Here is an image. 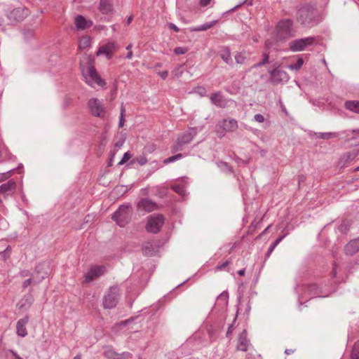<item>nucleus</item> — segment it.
<instances>
[{
	"mask_svg": "<svg viewBox=\"0 0 359 359\" xmlns=\"http://www.w3.org/2000/svg\"><path fill=\"white\" fill-rule=\"evenodd\" d=\"M319 15L317 9L312 6H301L297 13V20L305 26H313L319 22Z\"/></svg>",
	"mask_w": 359,
	"mask_h": 359,
	"instance_id": "f257e3e1",
	"label": "nucleus"
},
{
	"mask_svg": "<svg viewBox=\"0 0 359 359\" xmlns=\"http://www.w3.org/2000/svg\"><path fill=\"white\" fill-rule=\"evenodd\" d=\"M81 68L82 74L87 84L92 87H94L95 84L100 87H104L105 86V81L99 76L93 65V61L92 60L88 59V65L84 67L83 64H81Z\"/></svg>",
	"mask_w": 359,
	"mask_h": 359,
	"instance_id": "f03ea898",
	"label": "nucleus"
},
{
	"mask_svg": "<svg viewBox=\"0 0 359 359\" xmlns=\"http://www.w3.org/2000/svg\"><path fill=\"white\" fill-rule=\"evenodd\" d=\"M197 133V129L192 128L179 135L176 142L171 147V151L176 153L182 151L184 146L190 143Z\"/></svg>",
	"mask_w": 359,
	"mask_h": 359,
	"instance_id": "7ed1b4c3",
	"label": "nucleus"
},
{
	"mask_svg": "<svg viewBox=\"0 0 359 359\" xmlns=\"http://www.w3.org/2000/svg\"><path fill=\"white\" fill-rule=\"evenodd\" d=\"M132 216V208L130 205H121L118 209L112 215V219L116 222V224L123 227L130 220Z\"/></svg>",
	"mask_w": 359,
	"mask_h": 359,
	"instance_id": "20e7f679",
	"label": "nucleus"
},
{
	"mask_svg": "<svg viewBox=\"0 0 359 359\" xmlns=\"http://www.w3.org/2000/svg\"><path fill=\"white\" fill-rule=\"evenodd\" d=\"M120 298V290L118 286L109 287L103 297L102 305L106 309H111L117 305Z\"/></svg>",
	"mask_w": 359,
	"mask_h": 359,
	"instance_id": "39448f33",
	"label": "nucleus"
},
{
	"mask_svg": "<svg viewBox=\"0 0 359 359\" xmlns=\"http://www.w3.org/2000/svg\"><path fill=\"white\" fill-rule=\"evenodd\" d=\"M294 32L292 20L287 19L278 22L277 25V34L280 39H284L293 36Z\"/></svg>",
	"mask_w": 359,
	"mask_h": 359,
	"instance_id": "423d86ee",
	"label": "nucleus"
},
{
	"mask_svg": "<svg viewBox=\"0 0 359 359\" xmlns=\"http://www.w3.org/2000/svg\"><path fill=\"white\" fill-rule=\"evenodd\" d=\"M315 38L313 36L297 39L289 43V48L292 52H300L313 45Z\"/></svg>",
	"mask_w": 359,
	"mask_h": 359,
	"instance_id": "0eeeda50",
	"label": "nucleus"
},
{
	"mask_svg": "<svg viewBox=\"0 0 359 359\" xmlns=\"http://www.w3.org/2000/svg\"><path fill=\"white\" fill-rule=\"evenodd\" d=\"M219 129L217 133L219 137H223L226 133L233 132L238 128L237 121L234 118H226L220 121L218 124Z\"/></svg>",
	"mask_w": 359,
	"mask_h": 359,
	"instance_id": "6e6552de",
	"label": "nucleus"
},
{
	"mask_svg": "<svg viewBox=\"0 0 359 359\" xmlns=\"http://www.w3.org/2000/svg\"><path fill=\"white\" fill-rule=\"evenodd\" d=\"M164 219L161 215H151L148 217L146 229L148 232L156 233L160 231Z\"/></svg>",
	"mask_w": 359,
	"mask_h": 359,
	"instance_id": "1a4fd4ad",
	"label": "nucleus"
},
{
	"mask_svg": "<svg viewBox=\"0 0 359 359\" xmlns=\"http://www.w3.org/2000/svg\"><path fill=\"white\" fill-rule=\"evenodd\" d=\"M88 107L92 115L96 117H102L104 113V107L102 102L97 98H90L88 102Z\"/></svg>",
	"mask_w": 359,
	"mask_h": 359,
	"instance_id": "9d476101",
	"label": "nucleus"
},
{
	"mask_svg": "<svg viewBox=\"0 0 359 359\" xmlns=\"http://www.w3.org/2000/svg\"><path fill=\"white\" fill-rule=\"evenodd\" d=\"M270 82L273 84H277L281 82H287L290 79L288 74L283 70L278 68H275L269 71Z\"/></svg>",
	"mask_w": 359,
	"mask_h": 359,
	"instance_id": "9b49d317",
	"label": "nucleus"
},
{
	"mask_svg": "<svg viewBox=\"0 0 359 359\" xmlns=\"http://www.w3.org/2000/svg\"><path fill=\"white\" fill-rule=\"evenodd\" d=\"M118 49V46L114 41H108L106 44L99 47L96 55H104L107 59L112 57L113 53Z\"/></svg>",
	"mask_w": 359,
	"mask_h": 359,
	"instance_id": "f8f14e48",
	"label": "nucleus"
},
{
	"mask_svg": "<svg viewBox=\"0 0 359 359\" xmlns=\"http://www.w3.org/2000/svg\"><path fill=\"white\" fill-rule=\"evenodd\" d=\"M140 212H150L158 209L157 204L149 198L141 199L137 205Z\"/></svg>",
	"mask_w": 359,
	"mask_h": 359,
	"instance_id": "ddd939ff",
	"label": "nucleus"
},
{
	"mask_svg": "<svg viewBox=\"0 0 359 359\" xmlns=\"http://www.w3.org/2000/svg\"><path fill=\"white\" fill-rule=\"evenodd\" d=\"M210 100L212 104L218 107L225 108L228 106L229 101L220 91L212 93L210 95Z\"/></svg>",
	"mask_w": 359,
	"mask_h": 359,
	"instance_id": "4468645a",
	"label": "nucleus"
},
{
	"mask_svg": "<svg viewBox=\"0 0 359 359\" xmlns=\"http://www.w3.org/2000/svg\"><path fill=\"white\" fill-rule=\"evenodd\" d=\"M28 15V10L23 7L13 9L8 14V18L16 22H20Z\"/></svg>",
	"mask_w": 359,
	"mask_h": 359,
	"instance_id": "2eb2a0df",
	"label": "nucleus"
},
{
	"mask_svg": "<svg viewBox=\"0 0 359 359\" xmlns=\"http://www.w3.org/2000/svg\"><path fill=\"white\" fill-rule=\"evenodd\" d=\"M105 272V267L103 266H94L90 268L86 275V281L90 282L95 278L103 275Z\"/></svg>",
	"mask_w": 359,
	"mask_h": 359,
	"instance_id": "dca6fc26",
	"label": "nucleus"
},
{
	"mask_svg": "<svg viewBox=\"0 0 359 359\" xmlns=\"http://www.w3.org/2000/svg\"><path fill=\"white\" fill-rule=\"evenodd\" d=\"M74 24L78 30H84L90 27L93 22L91 20L86 19L83 15H79L75 18Z\"/></svg>",
	"mask_w": 359,
	"mask_h": 359,
	"instance_id": "f3484780",
	"label": "nucleus"
},
{
	"mask_svg": "<svg viewBox=\"0 0 359 359\" xmlns=\"http://www.w3.org/2000/svg\"><path fill=\"white\" fill-rule=\"evenodd\" d=\"M50 272V266L47 262H43L37 264L35 267L34 276L38 277H43V280L46 278Z\"/></svg>",
	"mask_w": 359,
	"mask_h": 359,
	"instance_id": "a211bd4d",
	"label": "nucleus"
},
{
	"mask_svg": "<svg viewBox=\"0 0 359 359\" xmlns=\"http://www.w3.org/2000/svg\"><path fill=\"white\" fill-rule=\"evenodd\" d=\"M29 322V317L27 316L18 320L16 324L17 334L21 337H25L27 335L26 325Z\"/></svg>",
	"mask_w": 359,
	"mask_h": 359,
	"instance_id": "6ab92c4d",
	"label": "nucleus"
},
{
	"mask_svg": "<svg viewBox=\"0 0 359 359\" xmlns=\"http://www.w3.org/2000/svg\"><path fill=\"white\" fill-rule=\"evenodd\" d=\"M15 189L16 182L13 180H11L0 185V194L8 196L14 193Z\"/></svg>",
	"mask_w": 359,
	"mask_h": 359,
	"instance_id": "aec40b11",
	"label": "nucleus"
},
{
	"mask_svg": "<svg viewBox=\"0 0 359 359\" xmlns=\"http://www.w3.org/2000/svg\"><path fill=\"white\" fill-rule=\"evenodd\" d=\"M345 253L348 255H353L359 251V238L351 241L344 248Z\"/></svg>",
	"mask_w": 359,
	"mask_h": 359,
	"instance_id": "412c9836",
	"label": "nucleus"
},
{
	"mask_svg": "<svg viewBox=\"0 0 359 359\" xmlns=\"http://www.w3.org/2000/svg\"><path fill=\"white\" fill-rule=\"evenodd\" d=\"M249 345V341L247 339V332L243 330L239 335L237 348L241 351H246Z\"/></svg>",
	"mask_w": 359,
	"mask_h": 359,
	"instance_id": "4be33fe9",
	"label": "nucleus"
},
{
	"mask_svg": "<svg viewBox=\"0 0 359 359\" xmlns=\"http://www.w3.org/2000/svg\"><path fill=\"white\" fill-rule=\"evenodd\" d=\"M99 10L103 14H108L112 11V5L110 0H100Z\"/></svg>",
	"mask_w": 359,
	"mask_h": 359,
	"instance_id": "5701e85b",
	"label": "nucleus"
},
{
	"mask_svg": "<svg viewBox=\"0 0 359 359\" xmlns=\"http://www.w3.org/2000/svg\"><path fill=\"white\" fill-rule=\"evenodd\" d=\"M358 154L359 152L356 150L346 152L341 156L340 161L343 163V165H345V163L347 162L353 161L358 155Z\"/></svg>",
	"mask_w": 359,
	"mask_h": 359,
	"instance_id": "b1692460",
	"label": "nucleus"
},
{
	"mask_svg": "<svg viewBox=\"0 0 359 359\" xmlns=\"http://www.w3.org/2000/svg\"><path fill=\"white\" fill-rule=\"evenodd\" d=\"M43 280V277H38L32 275V277H29L28 279L25 280L22 284V287L23 288H26L31 285H38Z\"/></svg>",
	"mask_w": 359,
	"mask_h": 359,
	"instance_id": "393cba45",
	"label": "nucleus"
},
{
	"mask_svg": "<svg viewBox=\"0 0 359 359\" xmlns=\"http://www.w3.org/2000/svg\"><path fill=\"white\" fill-rule=\"evenodd\" d=\"M92 38L89 36L81 37L79 41L78 47L79 50H85L90 47Z\"/></svg>",
	"mask_w": 359,
	"mask_h": 359,
	"instance_id": "a878e982",
	"label": "nucleus"
},
{
	"mask_svg": "<svg viewBox=\"0 0 359 359\" xmlns=\"http://www.w3.org/2000/svg\"><path fill=\"white\" fill-rule=\"evenodd\" d=\"M306 292L310 296V299H313L320 294V290L316 284H310L307 286Z\"/></svg>",
	"mask_w": 359,
	"mask_h": 359,
	"instance_id": "bb28decb",
	"label": "nucleus"
},
{
	"mask_svg": "<svg viewBox=\"0 0 359 359\" xmlns=\"http://www.w3.org/2000/svg\"><path fill=\"white\" fill-rule=\"evenodd\" d=\"M132 323H133V320H130V319L122 321L120 323L115 325L113 327L112 330L115 333H118L119 332H121L122 330H123V332H125V330H123L124 328L126 327H127L128 325H130V324H132Z\"/></svg>",
	"mask_w": 359,
	"mask_h": 359,
	"instance_id": "cd10ccee",
	"label": "nucleus"
},
{
	"mask_svg": "<svg viewBox=\"0 0 359 359\" xmlns=\"http://www.w3.org/2000/svg\"><path fill=\"white\" fill-rule=\"evenodd\" d=\"M345 107L354 113L359 114V101H346L345 102Z\"/></svg>",
	"mask_w": 359,
	"mask_h": 359,
	"instance_id": "c85d7f7f",
	"label": "nucleus"
},
{
	"mask_svg": "<svg viewBox=\"0 0 359 359\" xmlns=\"http://www.w3.org/2000/svg\"><path fill=\"white\" fill-rule=\"evenodd\" d=\"M118 352L111 346H107L103 352V355L107 359H115L117 358Z\"/></svg>",
	"mask_w": 359,
	"mask_h": 359,
	"instance_id": "c756f323",
	"label": "nucleus"
},
{
	"mask_svg": "<svg viewBox=\"0 0 359 359\" xmlns=\"http://www.w3.org/2000/svg\"><path fill=\"white\" fill-rule=\"evenodd\" d=\"M216 22H217L216 20H214V21H212L210 22H206L205 24L192 27V28H191V31H192V32L205 31V30L211 28L212 27H213L215 25Z\"/></svg>",
	"mask_w": 359,
	"mask_h": 359,
	"instance_id": "7c9ffc66",
	"label": "nucleus"
},
{
	"mask_svg": "<svg viewBox=\"0 0 359 359\" xmlns=\"http://www.w3.org/2000/svg\"><path fill=\"white\" fill-rule=\"evenodd\" d=\"M181 182L183 183L182 184H172L171 186V189L176 193L184 196H185V189H184L185 179H182Z\"/></svg>",
	"mask_w": 359,
	"mask_h": 359,
	"instance_id": "2f4dec72",
	"label": "nucleus"
},
{
	"mask_svg": "<svg viewBox=\"0 0 359 359\" xmlns=\"http://www.w3.org/2000/svg\"><path fill=\"white\" fill-rule=\"evenodd\" d=\"M317 135L318 138H321L323 140H329L332 138H336L339 136V133L336 132H329V133H319Z\"/></svg>",
	"mask_w": 359,
	"mask_h": 359,
	"instance_id": "473e14b6",
	"label": "nucleus"
},
{
	"mask_svg": "<svg viewBox=\"0 0 359 359\" xmlns=\"http://www.w3.org/2000/svg\"><path fill=\"white\" fill-rule=\"evenodd\" d=\"M221 57L226 64L231 65L232 63L229 48H226L224 50V51L221 53Z\"/></svg>",
	"mask_w": 359,
	"mask_h": 359,
	"instance_id": "72a5a7b5",
	"label": "nucleus"
},
{
	"mask_svg": "<svg viewBox=\"0 0 359 359\" xmlns=\"http://www.w3.org/2000/svg\"><path fill=\"white\" fill-rule=\"evenodd\" d=\"M304 64V60L302 57H299L297 62L294 64H290L288 65V69L292 71H298L301 69Z\"/></svg>",
	"mask_w": 359,
	"mask_h": 359,
	"instance_id": "f704fd0d",
	"label": "nucleus"
},
{
	"mask_svg": "<svg viewBox=\"0 0 359 359\" xmlns=\"http://www.w3.org/2000/svg\"><path fill=\"white\" fill-rule=\"evenodd\" d=\"M344 133L346 134V137L348 138V140L356 139L359 137V129L348 130L344 131Z\"/></svg>",
	"mask_w": 359,
	"mask_h": 359,
	"instance_id": "c9c22d12",
	"label": "nucleus"
},
{
	"mask_svg": "<svg viewBox=\"0 0 359 359\" xmlns=\"http://www.w3.org/2000/svg\"><path fill=\"white\" fill-rule=\"evenodd\" d=\"M285 237V236H280L278 237V238L276 239V241L270 245V247L269 248V250H268V252L266 253V257H269L271 254L272 253V252L274 250V249L276 248V247L281 242V241L283 239V238Z\"/></svg>",
	"mask_w": 359,
	"mask_h": 359,
	"instance_id": "e433bc0d",
	"label": "nucleus"
},
{
	"mask_svg": "<svg viewBox=\"0 0 359 359\" xmlns=\"http://www.w3.org/2000/svg\"><path fill=\"white\" fill-rule=\"evenodd\" d=\"M234 57L236 62L240 65L245 64L247 60V57L245 53H237Z\"/></svg>",
	"mask_w": 359,
	"mask_h": 359,
	"instance_id": "4c0bfd02",
	"label": "nucleus"
},
{
	"mask_svg": "<svg viewBox=\"0 0 359 359\" xmlns=\"http://www.w3.org/2000/svg\"><path fill=\"white\" fill-rule=\"evenodd\" d=\"M351 359H359V341L355 343L353 347Z\"/></svg>",
	"mask_w": 359,
	"mask_h": 359,
	"instance_id": "58836bf2",
	"label": "nucleus"
},
{
	"mask_svg": "<svg viewBox=\"0 0 359 359\" xmlns=\"http://www.w3.org/2000/svg\"><path fill=\"white\" fill-rule=\"evenodd\" d=\"M269 53H264L263 55V59L261 62L255 64L253 66H252L251 68H259L260 67H262L265 65L266 63L269 62Z\"/></svg>",
	"mask_w": 359,
	"mask_h": 359,
	"instance_id": "ea45409f",
	"label": "nucleus"
},
{
	"mask_svg": "<svg viewBox=\"0 0 359 359\" xmlns=\"http://www.w3.org/2000/svg\"><path fill=\"white\" fill-rule=\"evenodd\" d=\"M182 157H183V154H177L176 155H174V156H170V157L167 158L166 159H165L163 161V163L165 164H168V163H172V162H174V161H175L177 160H180Z\"/></svg>",
	"mask_w": 359,
	"mask_h": 359,
	"instance_id": "a19ab883",
	"label": "nucleus"
},
{
	"mask_svg": "<svg viewBox=\"0 0 359 359\" xmlns=\"http://www.w3.org/2000/svg\"><path fill=\"white\" fill-rule=\"evenodd\" d=\"M8 359H22L15 351L8 349L6 352Z\"/></svg>",
	"mask_w": 359,
	"mask_h": 359,
	"instance_id": "79ce46f5",
	"label": "nucleus"
},
{
	"mask_svg": "<svg viewBox=\"0 0 359 359\" xmlns=\"http://www.w3.org/2000/svg\"><path fill=\"white\" fill-rule=\"evenodd\" d=\"M133 357V355L128 351H124L122 353H118L117 358L115 359H131Z\"/></svg>",
	"mask_w": 359,
	"mask_h": 359,
	"instance_id": "37998d69",
	"label": "nucleus"
},
{
	"mask_svg": "<svg viewBox=\"0 0 359 359\" xmlns=\"http://www.w3.org/2000/svg\"><path fill=\"white\" fill-rule=\"evenodd\" d=\"M217 165L224 172H231L230 166L227 163L219 162L217 163Z\"/></svg>",
	"mask_w": 359,
	"mask_h": 359,
	"instance_id": "c03bdc74",
	"label": "nucleus"
},
{
	"mask_svg": "<svg viewBox=\"0 0 359 359\" xmlns=\"http://www.w3.org/2000/svg\"><path fill=\"white\" fill-rule=\"evenodd\" d=\"M132 157V155L129 152H126L121 161L118 163V165H123V163H126L130 158Z\"/></svg>",
	"mask_w": 359,
	"mask_h": 359,
	"instance_id": "a18cd8bd",
	"label": "nucleus"
},
{
	"mask_svg": "<svg viewBox=\"0 0 359 359\" xmlns=\"http://www.w3.org/2000/svg\"><path fill=\"white\" fill-rule=\"evenodd\" d=\"M135 162L138 163L141 165H143L147 163V159L146 156H141L140 157L136 158Z\"/></svg>",
	"mask_w": 359,
	"mask_h": 359,
	"instance_id": "49530a36",
	"label": "nucleus"
},
{
	"mask_svg": "<svg viewBox=\"0 0 359 359\" xmlns=\"http://www.w3.org/2000/svg\"><path fill=\"white\" fill-rule=\"evenodd\" d=\"M187 50V49L186 48L177 47L174 49V53L176 55H183V54L186 53Z\"/></svg>",
	"mask_w": 359,
	"mask_h": 359,
	"instance_id": "de8ad7c7",
	"label": "nucleus"
},
{
	"mask_svg": "<svg viewBox=\"0 0 359 359\" xmlns=\"http://www.w3.org/2000/svg\"><path fill=\"white\" fill-rule=\"evenodd\" d=\"M10 252H11L10 247L8 246L5 250L0 252V255L1 256V257L4 259H6L10 255Z\"/></svg>",
	"mask_w": 359,
	"mask_h": 359,
	"instance_id": "09e8293b",
	"label": "nucleus"
},
{
	"mask_svg": "<svg viewBox=\"0 0 359 359\" xmlns=\"http://www.w3.org/2000/svg\"><path fill=\"white\" fill-rule=\"evenodd\" d=\"M150 246L151 245L148 243L143 248V252L146 255L151 256L153 255V252L150 250Z\"/></svg>",
	"mask_w": 359,
	"mask_h": 359,
	"instance_id": "8fccbe9b",
	"label": "nucleus"
},
{
	"mask_svg": "<svg viewBox=\"0 0 359 359\" xmlns=\"http://www.w3.org/2000/svg\"><path fill=\"white\" fill-rule=\"evenodd\" d=\"M228 298H229V294L227 292H222L219 297H218V299H223L224 303L226 304L227 303V300H228Z\"/></svg>",
	"mask_w": 359,
	"mask_h": 359,
	"instance_id": "3c124183",
	"label": "nucleus"
},
{
	"mask_svg": "<svg viewBox=\"0 0 359 359\" xmlns=\"http://www.w3.org/2000/svg\"><path fill=\"white\" fill-rule=\"evenodd\" d=\"M254 120L258 123H263L264 121V117L261 114H256L254 116Z\"/></svg>",
	"mask_w": 359,
	"mask_h": 359,
	"instance_id": "603ef678",
	"label": "nucleus"
},
{
	"mask_svg": "<svg viewBox=\"0 0 359 359\" xmlns=\"http://www.w3.org/2000/svg\"><path fill=\"white\" fill-rule=\"evenodd\" d=\"M20 276L21 277H22V278L32 277V276L31 273H30V271L29 270H27V269L20 271Z\"/></svg>",
	"mask_w": 359,
	"mask_h": 359,
	"instance_id": "864d4df0",
	"label": "nucleus"
},
{
	"mask_svg": "<svg viewBox=\"0 0 359 359\" xmlns=\"http://www.w3.org/2000/svg\"><path fill=\"white\" fill-rule=\"evenodd\" d=\"M132 47H133L132 43H130L126 46V50H128V53L126 57L127 59H131L133 57V52L131 50Z\"/></svg>",
	"mask_w": 359,
	"mask_h": 359,
	"instance_id": "5fc2aeb1",
	"label": "nucleus"
},
{
	"mask_svg": "<svg viewBox=\"0 0 359 359\" xmlns=\"http://www.w3.org/2000/svg\"><path fill=\"white\" fill-rule=\"evenodd\" d=\"M229 264V261H226L225 262L219 264L217 266V269L219 270H224L226 267Z\"/></svg>",
	"mask_w": 359,
	"mask_h": 359,
	"instance_id": "6e6d98bb",
	"label": "nucleus"
},
{
	"mask_svg": "<svg viewBox=\"0 0 359 359\" xmlns=\"http://www.w3.org/2000/svg\"><path fill=\"white\" fill-rule=\"evenodd\" d=\"M168 26L169 29L174 30L176 32H178L180 31V29L173 23L170 22L168 24Z\"/></svg>",
	"mask_w": 359,
	"mask_h": 359,
	"instance_id": "4d7b16f0",
	"label": "nucleus"
},
{
	"mask_svg": "<svg viewBox=\"0 0 359 359\" xmlns=\"http://www.w3.org/2000/svg\"><path fill=\"white\" fill-rule=\"evenodd\" d=\"M24 35H25V38L32 37L34 35V32H33V30H30V29H29L27 31H25Z\"/></svg>",
	"mask_w": 359,
	"mask_h": 359,
	"instance_id": "13d9d810",
	"label": "nucleus"
},
{
	"mask_svg": "<svg viewBox=\"0 0 359 359\" xmlns=\"http://www.w3.org/2000/svg\"><path fill=\"white\" fill-rule=\"evenodd\" d=\"M158 75L163 79H165L168 75V71H163V72H158Z\"/></svg>",
	"mask_w": 359,
	"mask_h": 359,
	"instance_id": "bf43d9fd",
	"label": "nucleus"
},
{
	"mask_svg": "<svg viewBox=\"0 0 359 359\" xmlns=\"http://www.w3.org/2000/svg\"><path fill=\"white\" fill-rule=\"evenodd\" d=\"M125 142V138H123L121 140H119L118 142H116L115 143V147H121L123 146V144H124Z\"/></svg>",
	"mask_w": 359,
	"mask_h": 359,
	"instance_id": "052dcab7",
	"label": "nucleus"
},
{
	"mask_svg": "<svg viewBox=\"0 0 359 359\" xmlns=\"http://www.w3.org/2000/svg\"><path fill=\"white\" fill-rule=\"evenodd\" d=\"M124 122H125V120H124L123 116H120V117H119V122H118V126L120 128H122L123 126V125H124Z\"/></svg>",
	"mask_w": 359,
	"mask_h": 359,
	"instance_id": "680f3d73",
	"label": "nucleus"
},
{
	"mask_svg": "<svg viewBox=\"0 0 359 359\" xmlns=\"http://www.w3.org/2000/svg\"><path fill=\"white\" fill-rule=\"evenodd\" d=\"M95 29L101 31L107 29V27L105 25H97L95 27Z\"/></svg>",
	"mask_w": 359,
	"mask_h": 359,
	"instance_id": "e2e57ef3",
	"label": "nucleus"
},
{
	"mask_svg": "<svg viewBox=\"0 0 359 359\" xmlns=\"http://www.w3.org/2000/svg\"><path fill=\"white\" fill-rule=\"evenodd\" d=\"M233 325H230L228 330H227V332H226V337H229L230 334H231L232 331H233Z\"/></svg>",
	"mask_w": 359,
	"mask_h": 359,
	"instance_id": "0e129e2a",
	"label": "nucleus"
},
{
	"mask_svg": "<svg viewBox=\"0 0 359 359\" xmlns=\"http://www.w3.org/2000/svg\"><path fill=\"white\" fill-rule=\"evenodd\" d=\"M247 0H244L243 1L241 2L240 4H238V5H236V6H234L233 8H231L230 10V11H235L236 9H237L238 8H239L241 5H243V4H245Z\"/></svg>",
	"mask_w": 359,
	"mask_h": 359,
	"instance_id": "69168bd1",
	"label": "nucleus"
},
{
	"mask_svg": "<svg viewBox=\"0 0 359 359\" xmlns=\"http://www.w3.org/2000/svg\"><path fill=\"white\" fill-rule=\"evenodd\" d=\"M211 0H201V4L203 6H206Z\"/></svg>",
	"mask_w": 359,
	"mask_h": 359,
	"instance_id": "338daca9",
	"label": "nucleus"
},
{
	"mask_svg": "<svg viewBox=\"0 0 359 359\" xmlns=\"http://www.w3.org/2000/svg\"><path fill=\"white\" fill-rule=\"evenodd\" d=\"M6 156H7L8 160H15V156L12 155L11 153L6 154Z\"/></svg>",
	"mask_w": 359,
	"mask_h": 359,
	"instance_id": "774afa93",
	"label": "nucleus"
}]
</instances>
